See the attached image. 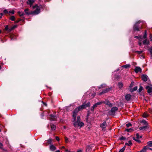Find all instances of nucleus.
<instances>
[{
    "mask_svg": "<svg viewBox=\"0 0 152 152\" xmlns=\"http://www.w3.org/2000/svg\"><path fill=\"white\" fill-rule=\"evenodd\" d=\"M50 126H51V129L52 130H54L56 129V126L55 125L53 124H51L50 125Z\"/></svg>",
    "mask_w": 152,
    "mask_h": 152,
    "instance_id": "5701e85b",
    "label": "nucleus"
},
{
    "mask_svg": "<svg viewBox=\"0 0 152 152\" xmlns=\"http://www.w3.org/2000/svg\"><path fill=\"white\" fill-rule=\"evenodd\" d=\"M17 26H18L17 25H14V26H12V28L14 29L15 28H17Z\"/></svg>",
    "mask_w": 152,
    "mask_h": 152,
    "instance_id": "864d4df0",
    "label": "nucleus"
},
{
    "mask_svg": "<svg viewBox=\"0 0 152 152\" xmlns=\"http://www.w3.org/2000/svg\"><path fill=\"white\" fill-rule=\"evenodd\" d=\"M123 86V84L122 83L120 82L118 84V86L119 88H122Z\"/></svg>",
    "mask_w": 152,
    "mask_h": 152,
    "instance_id": "a878e982",
    "label": "nucleus"
},
{
    "mask_svg": "<svg viewBox=\"0 0 152 152\" xmlns=\"http://www.w3.org/2000/svg\"><path fill=\"white\" fill-rule=\"evenodd\" d=\"M65 151L66 152H70L71 151H68L67 149H66V150H65Z\"/></svg>",
    "mask_w": 152,
    "mask_h": 152,
    "instance_id": "680f3d73",
    "label": "nucleus"
},
{
    "mask_svg": "<svg viewBox=\"0 0 152 152\" xmlns=\"http://www.w3.org/2000/svg\"><path fill=\"white\" fill-rule=\"evenodd\" d=\"M149 51L151 54H152V48H150L149 50Z\"/></svg>",
    "mask_w": 152,
    "mask_h": 152,
    "instance_id": "603ef678",
    "label": "nucleus"
},
{
    "mask_svg": "<svg viewBox=\"0 0 152 152\" xmlns=\"http://www.w3.org/2000/svg\"><path fill=\"white\" fill-rule=\"evenodd\" d=\"M132 124L130 123H128L126 124V126L127 127H129L131 126Z\"/></svg>",
    "mask_w": 152,
    "mask_h": 152,
    "instance_id": "a18cd8bd",
    "label": "nucleus"
},
{
    "mask_svg": "<svg viewBox=\"0 0 152 152\" xmlns=\"http://www.w3.org/2000/svg\"><path fill=\"white\" fill-rule=\"evenodd\" d=\"M152 148H148H148L147 149H150V150H151V149H152Z\"/></svg>",
    "mask_w": 152,
    "mask_h": 152,
    "instance_id": "69168bd1",
    "label": "nucleus"
},
{
    "mask_svg": "<svg viewBox=\"0 0 152 152\" xmlns=\"http://www.w3.org/2000/svg\"><path fill=\"white\" fill-rule=\"evenodd\" d=\"M135 38L138 39H139V41L141 40V39H142V38L141 36H136L135 37Z\"/></svg>",
    "mask_w": 152,
    "mask_h": 152,
    "instance_id": "cd10ccee",
    "label": "nucleus"
},
{
    "mask_svg": "<svg viewBox=\"0 0 152 152\" xmlns=\"http://www.w3.org/2000/svg\"><path fill=\"white\" fill-rule=\"evenodd\" d=\"M122 67H124L125 69H127V68H130V65L129 64H127L126 65L122 66Z\"/></svg>",
    "mask_w": 152,
    "mask_h": 152,
    "instance_id": "b1692460",
    "label": "nucleus"
},
{
    "mask_svg": "<svg viewBox=\"0 0 152 152\" xmlns=\"http://www.w3.org/2000/svg\"><path fill=\"white\" fill-rule=\"evenodd\" d=\"M50 148L52 151H54L56 149V148L53 145H52L50 146Z\"/></svg>",
    "mask_w": 152,
    "mask_h": 152,
    "instance_id": "4468645a",
    "label": "nucleus"
},
{
    "mask_svg": "<svg viewBox=\"0 0 152 152\" xmlns=\"http://www.w3.org/2000/svg\"><path fill=\"white\" fill-rule=\"evenodd\" d=\"M10 19L12 21H14L15 20V18L14 16H12L10 17Z\"/></svg>",
    "mask_w": 152,
    "mask_h": 152,
    "instance_id": "c85d7f7f",
    "label": "nucleus"
},
{
    "mask_svg": "<svg viewBox=\"0 0 152 152\" xmlns=\"http://www.w3.org/2000/svg\"><path fill=\"white\" fill-rule=\"evenodd\" d=\"M134 71L136 73H138V72H141L142 71V69L141 68L138 66L136 67L134 69Z\"/></svg>",
    "mask_w": 152,
    "mask_h": 152,
    "instance_id": "9b49d317",
    "label": "nucleus"
},
{
    "mask_svg": "<svg viewBox=\"0 0 152 152\" xmlns=\"http://www.w3.org/2000/svg\"><path fill=\"white\" fill-rule=\"evenodd\" d=\"M9 29L8 26V25L6 26L5 28V30L7 31H8Z\"/></svg>",
    "mask_w": 152,
    "mask_h": 152,
    "instance_id": "58836bf2",
    "label": "nucleus"
},
{
    "mask_svg": "<svg viewBox=\"0 0 152 152\" xmlns=\"http://www.w3.org/2000/svg\"><path fill=\"white\" fill-rule=\"evenodd\" d=\"M52 142V140L51 139H49L48 140V144H51Z\"/></svg>",
    "mask_w": 152,
    "mask_h": 152,
    "instance_id": "72a5a7b5",
    "label": "nucleus"
},
{
    "mask_svg": "<svg viewBox=\"0 0 152 152\" xmlns=\"http://www.w3.org/2000/svg\"><path fill=\"white\" fill-rule=\"evenodd\" d=\"M61 148H64H64H65V147H64V146H62V147Z\"/></svg>",
    "mask_w": 152,
    "mask_h": 152,
    "instance_id": "774afa93",
    "label": "nucleus"
},
{
    "mask_svg": "<svg viewBox=\"0 0 152 152\" xmlns=\"http://www.w3.org/2000/svg\"><path fill=\"white\" fill-rule=\"evenodd\" d=\"M136 136V138H139V139L140 138V136L138 134H137Z\"/></svg>",
    "mask_w": 152,
    "mask_h": 152,
    "instance_id": "6e6d98bb",
    "label": "nucleus"
},
{
    "mask_svg": "<svg viewBox=\"0 0 152 152\" xmlns=\"http://www.w3.org/2000/svg\"><path fill=\"white\" fill-rule=\"evenodd\" d=\"M140 122L141 123H142L143 125H145V126H148V124L147 122L144 120H142V121H140Z\"/></svg>",
    "mask_w": 152,
    "mask_h": 152,
    "instance_id": "aec40b11",
    "label": "nucleus"
},
{
    "mask_svg": "<svg viewBox=\"0 0 152 152\" xmlns=\"http://www.w3.org/2000/svg\"><path fill=\"white\" fill-rule=\"evenodd\" d=\"M149 39L151 41H152V34H151L150 35Z\"/></svg>",
    "mask_w": 152,
    "mask_h": 152,
    "instance_id": "c03bdc74",
    "label": "nucleus"
},
{
    "mask_svg": "<svg viewBox=\"0 0 152 152\" xmlns=\"http://www.w3.org/2000/svg\"><path fill=\"white\" fill-rule=\"evenodd\" d=\"M137 89V86L135 87L134 88L133 90V91H136Z\"/></svg>",
    "mask_w": 152,
    "mask_h": 152,
    "instance_id": "3c124183",
    "label": "nucleus"
},
{
    "mask_svg": "<svg viewBox=\"0 0 152 152\" xmlns=\"http://www.w3.org/2000/svg\"><path fill=\"white\" fill-rule=\"evenodd\" d=\"M33 8L35 9V10L32 13L37 14L40 12V10L42 8V6L41 5L38 6L37 5H36L33 7Z\"/></svg>",
    "mask_w": 152,
    "mask_h": 152,
    "instance_id": "f03ea898",
    "label": "nucleus"
},
{
    "mask_svg": "<svg viewBox=\"0 0 152 152\" xmlns=\"http://www.w3.org/2000/svg\"><path fill=\"white\" fill-rule=\"evenodd\" d=\"M100 126L102 129V130H103L107 126L106 122L104 121L103 122L102 124H100Z\"/></svg>",
    "mask_w": 152,
    "mask_h": 152,
    "instance_id": "0eeeda50",
    "label": "nucleus"
},
{
    "mask_svg": "<svg viewBox=\"0 0 152 152\" xmlns=\"http://www.w3.org/2000/svg\"><path fill=\"white\" fill-rule=\"evenodd\" d=\"M125 146H124L121 149L119 152H124L125 149Z\"/></svg>",
    "mask_w": 152,
    "mask_h": 152,
    "instance_id": "473e14b6",
    "label": "nucleus"
},
{
    "mask_svg": "<svg viewBox=\"0 0 152 152\" xmlns=\"http://www.w3.org/2000/svg\"><path fill=\"white\" fill-rule=\"evenodd\" d=\"M56 152H60V151L59 150H58L56 151Z\"/></svg>",
    "mask_w": 152,
    "mask_h": 152,
    "instance_id": "0e129e2a",
    "label": "nucleus"
},
{
    "mask_svg": "<svg viewBox=\"0 0 152 152\" xmlns=\"http://www.w3.org/2000/svg\"><path fill=\"white\" fill-rule=\"evenodd\" d=\"M143 117L144 118H146L148 116V114L146 113H144L143 115Z\"/></svg>",
    "mask_w": 152,
    "mask_h": 152,
    "instance_id": "2f4dec72",
    "label": "nucleus"
},
{
    "mask_svg": "<svg viewBox=\"0 0 152 152\" xmlns=\"http://www.w3.org/2000/svg\"><path fill=\"white\" fill-rule=\"evenodd\" d=\"M148 145L150 147H152V141H150L147 142Z\"/></svg>",
    "mask_w": 152,
    "mask_h": 152,
    "instance_id": "7c9ffc66",
    "label": "nucleus"
},
{
    "mask_svg": "<svg viewBox=\"0 0 152 152\" xmlns=\"http://www.w3.org/2000/svg\"><path fill=\"white\" fill-rule=\"evenodd\" d=\"M1 41L2 42V43H3L4 42V41H3V40L2 39H1Z\"/></svg>",
    "mask_w": 152,
    "mask_h": 152,
    "instance_id": "338daca9",
    "label": "nucleus"
},
{
    "mask_svg": "<svg viewBox=\"0 0 152 152\" xmlns=\"http://www.w3.org/2000/svg\"><path fill=\"white\" fill-rule=\"evenodd\" d=\"M96 94L95 93L93 94H92V97H94L95 95Z\"/></svg>",
    "mask_w": 152,
    "mask_h": 152,
    "instance_id": "052dcab7",
    "label": "nucleus"
},
{
    "mask_svg": "<svg viewBox=\"0 0 152 152\" xmlns=\"http://www.w3.org/2000/svg\"><path fill=\"white\" fill-rule=\"evenodd\" d=\"M103 102H99L96 103L93 106H92L91 109V110L92 111H93L94 110V108L95 107H96L98 106V105L101 104L102 103H103Z\"/></svg>",
    "mask_w": 152,
    "mask_h": 152,
    "instance_id": "39448f33",
    "label": "nucleus"
},
{
    "mask_svg": "<svg viewBox=\"0 0 152 152\" xmlns=\"http://www.w3.org/2000/svg\"><path fill=\"white\" fill-rule=\"evenodd\" d=\"M3 15V13H0V18H2V16Z\"/></svg>",
    "mask_w": 152,
    "mask_h": 152,
    "instance_id": "4d7b16f0",
    "label": "nucleus"
},
{
    "mask_svg": "<svg viewBox=\"0 0 152 152\" xmlns=\"http://www.w3.org/2000/svg\"><path fill=\"white\" fill-rule=\"evenodd\" d=\"M106 86V85L105 84H103L100 87H99V89H100L101 88H103Z\"/></svg>",
    "mask_w": 152,
    "mask_h": 152,
    "instance_id": "ea45409f",
    "label": "nucleus"
},
{
    "mask_svg": "<svg viewBox=\"0 0 152 152\" xmlns=\"http://www.w3.org/2000/svg\"><path fill=\"white\" fill-rule=\"evenodd\" d=\"M148 147L145 146L142 149L140 152L138 151L137 152H146V150L147 149Z\"/></svg>",
    "mask_w": 152,
    "mask_h": 152,
    "instance_id": "4be33fe9",
    "label": "nucleus"
},
{
    "mask_svg": "<svg viewBox=\"0 0 152 152\" xmlns=\"http://www.w3.org/2000/svg\"><path fill=\"white\" fill-rule=\"evenodd\" d=\"M118 110V108L116 107H114L112 108L111 112L112 113H114L115 112V111L117 110Z\"/></svg>",
    "mask_w": 152,
    "mask_h": 152,
    "instance_id": "dca6fc26",
    "label": "nucleus"
},
{
    "mask_svg": "<svg viewBox=\"0 0 152 152\" xmlns=\"http://www.w3.org/2000/svg\"><path fill=\"white\" fill-rule=\"evenodd\" d=\"M148 128H149V127L148 126H144L140 127L139 128V129L140 130H145L146 129Z\"/></svg>",
    "mask_w": 152,
    "mask_h": 152,
    "instance_id": "ddd939ff",
    "label": "nucleus"
},
{
    "mask_svg": "<svg viewBox=\"0 0 152 152\" xmlns=\"http://www.w3.org/2000/svg\"><path fill=\"white\" fill-rule=\"evenodd\" d=\"M131 97V95L130 94H128L126 95L125 98L127 101H129Z\"/></svg>",
    "mask_w": 152,
    "mask_h": 152,
    "instance_id": "f3484780",
    "label": "nucleus"
},
{
    "mask_svg": "<svg viewBox=\"0 0 152 152\" xmlns=\"http://www.w3.org/2000/svg\"><path fill=\"white\" fill-rule=\"evenodd\" d=\"M3 147V145L2 144V143L0 142V148L3 150H4Z\"/></svg>",
    "mask_w": 152,
    "mask_h": 152,
    "instance_id": "e433bc0d",
    "label": "nucleus"
},
{
    "mask_svg": "<svg viewBox=\"0 0 152 152\" xmlns=\"http://www.w3.org/2000/svg\"><path fill=\"white\" fill-rule=\"evenodd\" d=\"M35 0H28L26 3L28 5H29L31 6L33 3L34 2Z\"/></svg>",
    "mask_w": 152,
    "mask_h": 152,
    "instance_id": "9d476101",
    "label": "nucleus"
},
{
    "mask_svg": "<svg viewBox=\"0 0 152 152\" xmlns=\"http://www.w3.org/2000/svg\"><path fill=\"white\" fill-rule=\"evenodd\" d=\"M126 138L124 137H121L120 138V140H124Z\"/></svg>",
    "mask_w": 152,
    "mask_h": 152,
    "instance_id": "37998d69",
    "label": "nucleus"
},
{
    "mask_svg": "<svg viewBox=\"0 0 152 152\" xmlns=\"http://www.w3.org/2000/svg\"><path fill=\"white\" fill-rule=\"evenodd\" d=\"M149 43V40L147 39H145L143 42V45H148Z\"/></svg>",
    "mask_w": 152,
    "mask_h": 152,
    "instance_id": "412c9836",
    "label": "nucleus"
},
{
    "mask_svg": "<svg viewBox=\"0 0 152 152\" xmlns=\"http://www.w3.org/2000/svg\"><path fill=\"white\" fill-rule=\"evenodd\" d=\"M86 108L85 103H84L82 105L79 107L76 108L75 109V111L78 112L83 109Z\"/></svg>",
    "mask_w": 152,
    "mask_h": 152,
    "instance_id": "20e7f679",
    "label": "nucleus"
},
{
    "mask_svg": "<svg viewBox=\"0 0 152 152\" xmlns=\"http://www.w3.org/2000/svg\"><path fill=\"white\" fill-rule=\"evenodd\" d=\"M132 144V142L131 141L129 140V141L127 143H126L125 144V145H128V146H130Z\"/></svg>",
    "mask_w": 152,
    "mask_h": 152,
    "instance_id": "bb28decb",
    "label": "nucleus"
},
{
    "mask_svg": "<svg viewBox=\"0 0 152 152\" xmlns=\"http://www.w3.org/2000/svg\"><path fill=\"white\" fill-rule=\"evenodd\" d=\"M110 89L109 88H107L106 89H104L101 93L99 94V95H101L102 94L107 92L110 91Z\"/></svg>",
    "mask_w": 152,
    "mask_h": 152,
    "instance_id": "f8f14e48",
    "label": "nucleus"
},
{
    "mask_svg": "<svg viewBox=\"0 0 152 152\" xmlns=\"http://www.w3.org/2000/svg\"><path fill=\"white\" fill-rule=\"evenodd\" d=\"M8 12H9V13H11L12 14H14V13H15V12H14V10L10 11Z\"/></svg>",
    "mask_w": 152,
    "mask_h": 152,
    "instance_id": "4c0bfd02",
    "label": "nucleus"
},
{
    "mask_svg": "<svg viewBox=\"0 0 152 152\" xmlns=\"http://www.w3.org/2000/svg\"><path fill=\"white\" fill-rule=\"evenodd\" d=\"M65 141L66 143H67L68 142V138L66 137H65Z\"/></svg>",
    "mask_w": 152,
    "mask_h": 152,
    "instance_id": "09e8293b",
    "label": "nucleus"
},
{
    "mask_svg": "<svg viewBox=\"0 0 152 152\" xmlns=\"http://www.w3.org/2000/svg\"><path fill=\"white\" fill-rule=\"evenodd\" d=\"M147 34H146V31H145V33L143 36V38L145 39H146V38L147 37Z\"/></svg>",
    "mask_w": 152,
    "mask_h": 152,
    "instance_id": "f704fd0d",
    "label": "nucleus"
},
{
    "mask_svg": "<svg viewBox=\"0 0 152 152\" xmlns=\"http://www.w3.org/2000/svg\"><path fill=\"white\" fill-rule=\"evenodd\" d=\"M142 86H140L139 90V92H140L142 90Z\"/></svg>",
    "mask_w": 152,
    "mask_h": 152,
    "instance_id": "79ce46f5",
    "label": "nucleus"
},
{
    "mask_svg": "<svg viewBox=\"0 0 152 152\" xmlns=\"http://www.w3.org/2000/svg\"><path fill=\"white\" fill-rule=\"evenodd\" d=\"M13 29L12 28V27H11L10 28H9V29L8 31L9 32H10Z\"/></svg>",
    "mask_w": 152,
    "mask_h": 152,
    "instance_id": "49530a36",
    "label": "nucleus"
},
{
    "mask_svg": "<svg viewBox=\"0 0 152 152\" xmlns=\"http://www.w3.org/2000/svg\"><path fill=\"white\" fill-rule=\"evenodd\" d=\"M56 140L58 141H59L60 140L59 137L57 136L56 137Z\"/></svg>",
    "mask_w": 152,
    "mask_h": 152,
    "instance_id": "5fc2aeb1",
    "label": "nucleus"
},
{
    "mask_svg": "<svg viewBox=\"0 0 152 152\" xmlns=\"http://www.w3.org/2000/svg\"><path fill=\"white\" fill-rule=\"evenodd\" d=\"M24 12L26 15H29L31 13L29 12L28 9V8L25 9L24 10Z\"/></svg>",
    "mask_w": 152,
    "mask_h": 152,
    "instance_id": "6ab92c4d",
    "label": "nucleus"
},
{
    "mask_svg": "<svg viewBox=\"0 0 152 152\" xmlns=\"http://www.w3.org/2000/svg\"><path fill=\"white\" fill-rule=\"evenodd\" d=\"M133 139L134 140L137 142H140V140H139V138H137L136 137H134Z\"/></svg>",
    "mask_w": 152,
    "mask_h": 152,
    "instance_id": "c756f323",
    "label": "nucleus"
},
{
    "mask_svg": "<svg viewBox=\"0 0 152 152\" xmlns=\"http://www.w3.org/2000/svg\"><path fill=\"white\" fill-rule=\"evenodd\" d=\"M105 104L109 106L110 107L112 106V104L107 100H106L104 102H103Z\"/></svg>",
    "mask_w": 152,
    "mask_h": 152,
    "instance_id": "2eb2a0df",
    "label": "nucleus"
},
{
    "mask_svg": "<svg viewBox=\"0 0 152 152\" xmlns=\"http://www.w3.org/2000/svg\"><path fill=\"white\" fill-rule=\"evenodd\" d=\"M86 107H89L90 105V102H88L86 104H85Z\"/></svg>",
    "mask_w": 152,
    "mask_h": 152,
    "instance_id": "c9c22d12",
    "label": "nucleus"
},
{
    "mask_svg": "<svg viewBox=\"0 0 152 152\" xmlns=\"http://www.w3.org/2000/svg\"><path fill=\"white\" fill-rule=\"evenodd\" d=\"M78 112L75 111V109L73 112V120H76V116L77 115V113Z\"/></svg>",
    "mask_w": 152,
    "mask_h": 152,
    "instance_id": "1a4fd4ad",
    "label": "nucleus"
},
{
    "mask_svg": "<svg viewBox=\"0 0 152 152\" xmlns=\"http://www.w3.org/2000/svg\"><path fill=\"white\" fill-rule=\"evenodd\" d=\"M130 130H132L131 129H126V130L128 132H129Z\"/></svg>",
    "mask_w": 152,
    "mask_h": 152,
    "instance_id": "bf43d9fd",
    "label": "nucleus"
},
{
    "mask_svg": "<svg viewBox=\"0 0 152 152\" xmlns=\"http://www.w3.org/2000/svg\"><path fill=\"white\" fill-rule=\"evenodd\" d=\"M81 150H78L77 151V152H81Z\"/></svg>",
    "mask_w": 152,
    "mask_h": 152,
    "instance_id": "e2e57ef3",
    "label": "nucleus"
},
{
    "mask_svg": "<svg viewBox=\"0 0 152 152\" xmlns=\"http://www.w3.org/2000/svg\"><path fill=\"white\" fill-rule=\"evenodd\" d=\"M142 41V39H141V40H139L138 41V44L140 46H141L142 45V42H141Z\"/></svg>",
    "mask_w": 152,
    "mask_h": 152,
    "instance_id": "a19ab883",
    "label": "nucleus"
},
{
    "mask_svg": "<svg viewBox=\"0 0 152 152\" xmlns=\"http://www.w3.org/2000/svg\"><path fill=\"white\" fill-rule=\"evenodd\" d=\"M3 12L5 14H7L8 13V12L7 10H4L3 11Z\"/></svg>",
    "mask_w": 152,
    "mask_h": 152,
    "instance_id": "de8ad7c7",
    "label": "nucleus"
},
{
    "mask_svg": "<svg viewBox=\"0 0 152 152\" xmlns=\"http://www.w3.org/2000/svg\"><path fill=\"white\" fill-rule=\"evenodd\" d=\"M145 88L147 90L148 93L151 95V93L152 92V86H147Z\"/></svg>",
    "mask_w": 152,
    "mask_h": 152,
    "instance_id": "423d86ee",
    "label": "nucleus"
},
{
    "mask_svg": "<svg viewBox=\"0 0 152 152\" xmlns=\"http://www.w3.org/2000/svg\"><path fill=\"white\" fill-rule=\"evenodd\" d=\"M72 123L73 125L75 127H78L80 126V128L81 127L84 125V123L80 121V119L79 116H78L77 117L76 120H72Z\"/></svg>",
    "mask_w": 152,
    "mask_h": 152,
    "instance_id": "f257e3e1",
    "label": "nucleus"
},
{
    "mask_svg": "<svg viewBox=\"0 0 152 152\" xmlns=\"http://www.w3.org/2000/svg\"><path fill=\"white\" fill-rule=\"evenodd\" d=\"M142 21L140 20H139L134 25L133 28L134 30V31H139V28H141L139 27V26H138V24L139 23L141 22Z\"/></svg>",
    "mask_w": 152,
    "mask_h": 152,
    "instance_id": "7ed1b4c3",
    "label": "nucleus"
},
{
    "mask_svg": "<svg viewBox=\"0 0 152 152\" xmlns=\"http://www.w3.org/2000/svg\"><path fill=\"white\" fill-rule=\"evenodd\" d=\"M142 80L144 81H146L147 80V75H143L142 76Z\"/></svg>",
    "mask_w": 152,
    "mask_h": 152,
    "instance_id": "a211bd4d",
    "label": "nucleus"
},
{
    "mask_svg": "<svg viewBox=\"0 0 152 152\" xmlns=\"http://www.w3.org/2000/svg\"><path fill=\"white\" fill-rule=\"evenodd\" d=\"M18 15L20 16H23L25 14L23 12L19 11L18 12Z\"/></svg>",
    "mask_w": 152,
    "mask_h": 152,
    "instance_id": "393cba45",
    "label": "nucleus"
},
{
    "mask_svg": "<svg viewBox=\"0 0 152 152\" xmlns=\"http://www.w3.org/2000/svg\"><path fill=\"white\" fill-rule=\"evenodd\" d=\"M50 117L49 119L51 121H56L57 118V117L56 116L53 115H50Z\"/></svg>",
    "mask_w": 152,
    "mask_h": 152,
    "instance_id": "6e6552de",
    "label": "nucleus"
},
{
    "mask_svg": "<svg viewBox=\"0 0 152 152\" xmlns=\"http://www.w3.org/2000/svg\"><path fill=\"white\" fill-rule=\"evenodd\" d=\"M136 52L138 54H140L142 53V51H136Z\"/></svg>",
    "mask_w": 152,
    "mask_h": 152,
    "instance_id": "8fccbe9b",
    "label": "nucleus"
},
{
    "mask_svg": "<svg viewBox=\"0 0 152 152\" xmlns=\"http://www.w3.org/2000/svg\"><path fill=\"white\" fill-rule=\"evenodd\" d=\"M21 20L19 19L18 20H16L15 22V23H18Z\"/></svg>",
    "mask_w": 152,
    "mask_h": 152,
    "instance_id": "13d9d810",
    "label": "nucleus"
}]
</instances>
